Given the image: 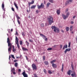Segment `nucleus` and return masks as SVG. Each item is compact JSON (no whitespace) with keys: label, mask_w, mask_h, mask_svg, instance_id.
<instances>
[{"label":"nucleus","mask_w":77,"mask_h":77,"mask_svg":"<svg viewBox=\"0 0 77 77\" xmlns=\"http://www.w3.org/2000/svg\"><path fill=\"white\" fill-rule=\"evenodd\" d=\"M66 31H68L69 30V27H67L66 28Z\"/></svg>","instance_id":"4c0bfd02"},{"label":"nucleus","mask_w":77,"mask_h":77,"mask_svg":"<svg viewBox=\"0 0 77 77\" xmlns=\"http://www.w3.org/2000/svg\"><path fill=\"white\" fill-rule=\"evenodd\" d=\"M2 8L3 9V11H5V5L4 4V3H3L2 5Z\"/></svg>","instance_id":"9d476101"},{"label":"nucleus","mask_w":77,"mask_h":77,"mask_svg":"<svg viewBox=\"0 0 77 77\" xmlns=\"http://www.w3.org/2000/svg\"><path fill=\"white\" fill-rule=\"evenodd\" d=\"M15 71V69L14 68H13L11 70V72H12L13 71Z\"/></svg>","instance_id":"79ce46f5"},{"label":"nucleus","mask_w":77,"mask_h":77,"mask_svg":"<svg viewBox=\"0 0 77 77\" xmlns=\"http://www.w3.org/2000/svg\"><path fill=\"white\" fill-rule=\"evenodd\" d=\"M26 43L27 45V47L29 46V43L27 41H26Z\"/></svg>","instance_id":"5701e85b"},{"label":"nucleus","mask_w":77,"mask_h":77,"mask_svg":"<svg viewBox=\"0 0 77 77\" xmlns=\"http://www.w3.org/2000/svg\"><path fill=\"white\" fill-rule=\"evenodd\" d=\"M28 70H29V71H30V68H28Z\"/></svg>","instance_id":"052dcab7"},{"label":"nucleus","mask_w":77,"mask_h":77,"mask_svg":"<svg viewBox=\"0 0 77 77\" xmlns=\"http://www.w3.org/2000/svg\"><path fill=\"white\" fill-rule=\"evenodd\" d=\"M63 64L62 65V68L61 69V71L62 72H63Z\"/></svg>","instance_id":"bb28decb"},{"label":"nucleus","mask_w":77,"mask_h":77,"mask_svg":"<svg viewBox=\"0 0 77 77\" xmlns=\"http://www.w3.org/2000/svg\"><path fill=\"white\" fill-rule=\"evenodd\" d=\"M17 61H18V60H14V62H17Z\"/></svg>","instance_id":"3c124183"},{"label":"nucleus","mask_w":77,"mask_h":77,"mask_svg":"<svg viewBox=\"0 0 77 77\" xmlns=\"http://www.w3.org/2000/svg\"><path fill=\"white\" fill-rule=\"evenodd\" d=\"M45 39V41H47V38H45V39Z\"/></svg>","instance_id":"bf43d9fd"},{"label":"nucleus","mask_w":77,"mask_h":77,"mask_svg":"<svg viewBox=\"0 0 77 77\" xmlns=\"http://www.w3.org/2000/svg\"><path fill=\"white\" fill-rule=\"evenodd\" d=\"M49 2H51V3H53V0H49Z\"/></svg>","instance_id":"a19ab883"},{"label":"nucleus","mask_w":77,"mask_h":77,"mask_svg":"<svg viewBox=\"0 0 77 77\" xmlns=\"http://www.w3.org/2000/svg\"><path fill=\"white\" fill-rule=\"evenodd\" d=\"M10 58H11V56H9V60H10Z\"/></svg>","instance_id":"0e129e2a"},{"label":"nucleus","mask_w":77,"mask_h":77,"mask_svg":"<svg viewBox=\"0 0 77 77\" xmlns=\"http://www.w3.org/2000/svg\"><path fill=\"white\" fill-rule=\"evenodd\" d=\"M62 17L63 18L64 20H65L66 18H68L66 16L65 14H62Z\"/></svg>","instance_id":"1a4fd4ad"},{"label":"nucleus","mask_w":77,"mask_h":77,"mask_svg":"<svg viewBox=\"0 0 77 77\" xmlns=\"http://www.w3.org/2000/svg\"><path fill=\"white\" fill-rule=\"evenodd\" d=\"M36 7V5H32L31 7V9H35V8Z\"/></svg>","instance_id":"a211bd4d"},{"label":"nucleus","mask_w":77,"mask_h":77,"mask_svg":"<svg viewBox=\"0 0 77 77\" xmlns=\"http://www.w3.org/2000/svg\"><path fill=\"white\" fill-rule=\"evenodd\" d=\"M16 35H18V32H17V31H16Z\"/></svg>","instance_id":"6e6d98bb"},{"label":"nucleus","mask_w":77,"mask_h":77,"mask_svg":"<svg viewBox=\"0 0 77 77\" xmlns=\"http://www.w3.org/2000/svg\"><path fill=\"white\" fill-rule=\"evenodd\" d=\"M71 76L72 77H76V76L75 75V73H72L71 74Z\"/></svg>","instance_id":"6ab92c4d"},{"label":"nucleus","mask_w":77,"mask_h":77,"mask_svg":"<svg viewBox=\"0 0 77 77\" xmlns=\"http://www.w3.org/2000/svg\"><path fill=\"white\" fill-rule=\"evenodd\" d=\"M7 43H9L10 42V41H9V37H8L7 38Z\"/></svg>","instance_id":"7c9ffc66"},{"label":"nucleus","mask_w":77,"mask_h":77,"mask_svg":"<svg viewBox=\"0 0 77 77\" xmlns=\"http://www.w3.org/2000/svg\"><path fill=\"white\" fill-rule=\"evenodd\" d=\"M75 18V16H74L73 17V18Z\"/></svg>","instance_id":"680f3d73"},{"label":"nucleus","mask_w":77,"mask_h":77,"mask_svg":"<svg viewBox=\"0 0 77 77\" xmlns=\"http://www.w3.org/2000/svg\"><path fill=\"white\" fill-rule=\"evenodd\" d=\"M34 0H32L31 1V2L32 3V4H33L34 3Z\"/></svg>","instance_id":"09e8293b"},{"label":"nucleus","mask_w":77,"mask_h":77,"mask_svg":"<svg viewBox=\"0 0 77 77\" xmlns=\"http://www.w3.org/2000/svg\"><path fill=\"white\" fill-rule=\"evenodd\" d=\"M69 12H68L66 13V16L68 17V16H69Z\"/></svg>","instance_id":"473e14b6"},{"label":"nucleus","mask_w":77,"mask_h":77,"mask_svg":"<svg viewBox=\"0 0 77 77\" xmlns=\"http://www.w3.org/2000/svg\"><path fill=\"white\" fill-rule=\"evenodd\" d=\"M20 45H23V41H20Z\"/></svg>","instance_id":"2f4dec72"},{"label":"nucleus","mask_w":77,"mask_h":77,"mask_svg":"<svg viewBox=\"0 0 77 77\" xmlns=\"http://www.w3.org/2000/svg\"><path fill=\"white\" fill-rule=\"evenodd\" d=\"M52 65L53 67L54 68H57V65L53 63L52 64Z\"/></svg>","instance_id":"ddd939ff"},{"label":"nucleus","mask_w":77,"mask_h":77,"mask_svg":"<svg viewBox=\"0 0 77 77\" xmlns=\"http://www.w3.org/2000/svg\"><path fill=\"white\" fill-rule=\"evenodd\" d=\"M48 72L50 74H51L53 73V72H52V71H51V70H48Z\"/></svg>","instance_id":"412c9836"},{"label":"nucleus","mask_w":77,"mask_h":77,"mask_svg":"<svg viewBox=\"0 0 77 77\" xmlns=\"http://www.w3.org/2000/svg\"><path fill=\"white\" fill-rule=\"evenodd\" d=\"M18 64L17 63H15L14 64L15 67H17V66H18Z\"/></svg>","instance_id":"a878e982"},{"label":"nucleus","mask_w":77,"mask_h":77,"mask_svg":"<svg viewBox=\"0 0 77 77\" xmlns=\"http://www.w3.org/2000/svg\"><path fill=\"white\" fill-rule=\"evenodd\" d=\"M8 43V47H9L8 48V53L10 54L11 52V49L12 48V45H11V43L10 42Z\"/></svg>","instance_id":"7ed1b4c3"},{"label":"nucleus","mask_w":77,"mask_h":77,"mask_svg":"<svg viewBox=\"0 0 77 77\" xmlns=\"http://www.w3.org/2000/svg\"><path fill=\"white\" fill-rule=\"evenodd\" d=\"M51 28L52 29H54V31L55 32H57V33H59V32H60L59 29L55 26H52Z\"/></svg>","instance_id":"f03ea898"},{"label":"nucleus","mask_w":77,"mask_h":77,"mask_svg":"<svg viewBox=\"0 0 77 77\" xmlns=\"http://www.w3.org/2000/svg\"><path fill=\"white\" fill-rule=\"evenodd\" d=\"M29 41H30V42H33V40H32L29 39Z\"/></svg>","instance_id":"603ef678"},{"label":"nucleus","mask_w":77,"mask_h":77,"mask_svg":"<svg viewBox=\"0 0 77 77\" xmlns=\"http://www.w3.org/2000/svg\"><path fill=\"white\" fill-rule=\"evenodd\" d=\"M71 45V42H69V43L68 47L69 48L70 46Z\"/></svg>","instance_id":"e433bc0d"},{"label":"nucleus","mask_w":77,"mask_h":77,"mask_svg":"<svg viewBox=\"0 0 77 77\" xmlns=\"http://www.w3.org/2000/svg\"><path fill=\"white\" fill-rule=\"evenodd\" d=\"M68 9H66V11H65L66 12H68Z\"/></svg>","instance_id":"de8ad7c7"},{"label":"nucleus","mask_w":77,"mask_h":77,"mask_svg":"<svg viewBox=\"0 0 77 77\" xmlns=\"http://www.w3.org/2000/svg\"><path fill=\"white\" fill-rule=\"evenodd\" d=\"M72 72V71L69 70V71L67 72V74L69 75H71V73Z\"/></svg>","instance_id":"9b49d317"},{"label":"nucleus","mask_w":77,"mask_h":77,"mask_svg":"<svg viewBox=\"0 0 77 77\" xmlns=\"http://www.w3.org/2000/svg\"><path fill=\"white\" fill-rule=\"evenodd\" d=\"M76 41H77L76 43H77V36L76 38Z\"/></svg>","instance_id":"69168bd1"},{"label":"nucleus","mask_w":77,"mask_h":77,"mask_svg":"<svg viewBox=\"0 0 77 77\" xmlns=\"http://www.w3.org/2000/svg\"><path fill=\"white\" fill-rule=\"evenodd\" d=\"M32 67L33 70H36L37 69V67H36V64H32Z\"/></svg>","instance_id":"0eeeda50"},{"label":"nucleus","mask_w":77,"mask_h":77,"mask_svg":"<svg viewBox=\"0 0 77 77\" xmlns=\"http://www.w3.org/2000/svg\"><path fill=\"white\" fill-rule=\"evenodd\" d=\"M72 2V0H68L65 3L66 5H68Z\"/></svg>","instance_id":"423d86ee"},{"label":"nucleus","mask_w":77,"mask_h":77,"mask_svg":"<svg viewBox=\"0 0 77 77\" xmlns=\"http://www.w3.org/2000/svg\"><path fill=\"white\" fill-rule=\"evenodd\" d=\"M17 19H20V17H19L18 16H17Z\"/></svg>","instance_id":"4d7b16f0"},{"label":"nucleus","mask_w":77,"mask_h":77,"mask_svg":"<svg viewBox=\"0 0 77 77\" xmlns=\"http://www.w3.org/2000/svg\"><path fill=\"white\" fill-rule=\"evenodd\" d=\"M22 50L23 51H28V49H26V48L22 47Z\"/></svg>","instance_id":"f3484780"},{"label":"nucleus","mask_w":77,"mask_h":77,"mask_svg":"<svg viewBox=\"0 0 77 77\" xmlns=\"http://www.w3.org/2000/svg\"><path fill=\"white\" fill-rule=\"evenodd\" d=\"M56 62V60H52V61H51V63H52L53 64V63H54V62Z\"/></svg>","instance_id":"4be33fe9"},{"label":"nucleus","mask_w":77,"mask_h":77,"mask_svg":"<svg viewBox=\"0 0 77 77\" xmlns=\"http://www.w3.org/2000/svg\"><path fill=\"white\" fill-rule=\"evenodd\" d=\"M62 47H63V45H60V48L61 49H62Z\"/></svg>","instance_id":"c03bdc74"},{"label":"nucleus","mask_w":77,"mask_h":77,"mask_svg":"<svg viewBox=\"0 0 77 77\" xmlns=\"http://www.w3.org/2000/svg\"><path fill=\"white\" fill-rule=\"evenodd\" d=\"M11 56L13 58V59H15V57H14V55H11Z\"/></svg>","instance_id":"58836bf2"},{"label":"nucleus","mask_w":77,"mask_h":77,"mask_svg":"<svg viewBox=\"0 0 77 77\" xmlns=\"http://www.w3.org/2000/svg\"><path fill=\"white\" fill-rule=\"evenodd\" d=\"M44 8V5L43 3H42L40 5H38V9H41V8Z\"/></svg>","instance_id":"39448f33"},{"label":"nucleus","mask_w":77,"mask_h":77,"mask_svg":"<svg viewBox=\"0 0 77 77\" xmlns=\"http://www.w3.org/2000/svg\"><path fill=\"white\" fill-rule=\"evenodd\" d=\"M13 52L15 53V48L14 47V46H13Z\"/></svg>","instance_id":"c85d7f7f"},{"label":"nucleus","mask_w":77,"mask_h":77,"mask_svg":"<svg viewBox=\"0 0 77 77\" xmlns=\"http://www.w3.org/2000/svg\"><path fill=\"white\" fill-rule=\"evenodd\" d=\"M22 35L23 36H25V34H24V32H23L22 33Z\"/></svg>","instance_id":"ea45409f"},{"label":"nucleus","mask_w":77,"mask_h":77,"mask_svg":"<svg viewBox=\"0 0 77 77\" xmlns=\"http://www.w3.org/2000/svg\"><path fill=\"white\" fill-rule=\"evenodd\" d=\"M44 72H45V74H47V71L45 69H43Z\"/></svg>","instance_id":"72a5a7b5"},{"label":"nucleus","mask_w":77,"mask_h":77,"mask_svg":"<svg viewBox=\"0 0 77 77\" xmlns=\"http://www.w3.org/2000/svg\"><path fill=\"white\" fill-rule=\"evenodd\" d=\"M15 40V42L17 45V47L18 48H20V45H19V43H18V39L17 37V36H16Z\"/></svg>","instance_id":"20e7f679"},{"label":"nucleus","mask_w":77,"mask_h":77,"mask_svg":"<svg viewBox=\"0 0 77 77\" xmlns=\"http://www.w3.org/2000/svg\"><path fill=\"white\" fill-rule=\"evenodd\" d=\"M18 71H19V72H21V69H19Z\"/></svg>","instance_id":"5fc2aeb1"},{"label":"nucleus","mask_w":77,"mask_h":77,"mask_svg":"<svg viewBox=\"0 0 77 77\" xmlns=\"http://www.w3.org/2000/svg\"><path fill=\"white\" fill-rule=\"evenodd\" d=\"M41 26L42 27H44V24L43 23H42L41 25Z\"/></svg>","instance_id":"49530a36"},{"label":"nucleus","mask_w":77,"mask_h":77,"mask_svg":"<svg viewBox=\"0 0 77 77\" xmlns=\"http://www.w3.org/2000/svg\"><path fill=\"white\" fill-rule=\"evenodd\" d=\"M61 32H63H63H64V31L63 30H61Z\"/></svg>","instance_id":"774afa93"},{"label":"nucleus","mask_w":77,"mask_h":77,"mask_svg":"<svg viewBox=\"0 0 77 77\" xmlns=\"http://www.w3.org/2000/svg\"><path fill=\"white\" fill-rule=\"evenodd\" d=\"M68 48V45H66L64 46L63 49V50H65V48Z\"/></svg>","instance_id":"4468645a"},{"label":"nucleus","mask_w":77,"mask_h":77,"mask_svg":"<svg viewBox=\"0 0 77 77\" xmlns=\"http://www.w3.org/2000/svg\"><path fill=\"white\" fill-rule=\"evenodd\" d=\"M72 27H73L72 26H70V31H71L72 30Z\"/></svg>","instance_id":"393cba45"},{"label":"nucleus","mask_w":77,"mask_h":77,"mask_svg":"<svg viewBox=\"0 0 77 77\" xmlns=\"http://www.w3.org/2000/svg\"><path fill=\"white\" fill-rule=\"evenodd\" d=\"M28 5H29V6H30V5L33 4L32 3V2H28Z\"/></svg>","instance_id":"c756f323"},{"label":"nucleus","mask_w":77,"mask_h":77,"mask_svg":"<svg viewBox=\"0 0 77 77\" xmlns=\"http://www.w3.org/2000/svg\"><path fill=\"white\" fill-rule=\"evenodd\" d=\"M22 74L24 77H27V75L25 73V72H23L22 73Z\"/></svg>","instance_id":"6e6552de"},{"label":"nucleus","mask_w":77,"mask_h":77,"mask_svg":"<svg viewBox=\"0 0 77 77\" xmlns=\"http://www.w3.org/2000/svg\"><path fill=\"white\" fill-rule=\"evenodd\" d=\"M71 66L72 67V70H74V66H73V65L71 64Z\"/></svg>","instance_id":"f704fd0d"},{"label":"nucleus","mask_w":77,"mask_h":77,"mask_svg":"<svg viewBox=\"0 0 77 77\" xmlns=\"http://www.w3.org/2000/svg\"><path fill=\"white\" fill-rule=\"evenodd\" d=\"M70 50H71V48L66 49L65 50L64 52L65 53H66V52H67V51H69Z\"/></svg>","instance_id":"f8f14e48"},{"label":"nucleus","mask_w":77,"mask_h":77,"mask_svg":"<svg viewBox=\"0 0 77 77\" xmlns=\"http://www.w3.org/2000/svg\"><path fill=\"white\" fill-rule=\"evenodd\" d=\"M40 35L42 36V38H43L44 39L46 38V37L43 34H40Z\"/></svg>","instance_id":"2eb2a0df"},{"label":"nucleus","mask_w":77,"mask_h":77,"mask_svg":"<svg viewBox=\"0 0 77 77\" xmlns=\"http://www.w3.org/2000/svg\"><path fill=\"white\" fill-rule=\"evenodd\" d=\"M50 5V3L48 2L47 5V8H48L49 7V5Z\"/></svg>","instance_id":"b1692460"},{"label":"nucleus","mask_w":77,"mask_h":77,"mask_svg":"<svg viewBox=\"0 0 77 77\" xmlns=\"http://www.w3.org/2000/svg\"><path fill=\"white\" fill-rule=\"evenodd\" d=\"M13 74H15V72H13Z\"/></svg>","instance_id":"338daca9"},{"label":"nucleus","mask_w":77,"mask_h":77,"mask_svg":"<svg viewBox=\"0 0 77 77\" xmlns=\"http://www.w3.org/2000/svg\"><path fill=\"white\" fill-rule=\"evenodd\" d=\"M39 12V11H38V10H36V13H37V14H38V12Z\"/></svg>","instance_id":"8fccbe9b"},{"label":"nucleus","mask_w":77,"mask_h":77,"mask_svg":"<svg viewBox=\"0 0 77 77\" xmlns=\"http://www.w3.org/2000/svg\"><path fill=\"white\" fill-rule=\"evenodd\" d=\"M47 20L48 21L49 25H51L54 22L53 21V18L51 16H49V17L47 18Z\"/></svg>","instance_id":"f257e3e1"},{"label":"nucleus","mask_w":77,"mask_h":77,"mask_svg":"<svg viewBox=\"0 0 77 77\" xmlns=\"http://www.w3.org/2000/svg\"><path fill=\"white\" fill-rule=\"evenodd\" d=\"M17 22L19 24H20V21L18 20H17Z\"/></svg>","instance_id":"a18cd8bd"},{"label":"nucleus","mask_w":77,"mask_h":77,"mask_svg":"<svg viewBox=\"0 0 77 77\" xmlns=\"http://www.w3.org/2000/svg\"><path fill=\"white\" fill-rule=\"evenodd\" d=\"M43 59L45 60V56H43Z\"/></svg>","instance_id":"864d4df0"},{"label":"nucleus","mask_w":77,"mask_h":77,"mask_svg":"<svg viewBox=\"0 0 77 77\" xmlns=\"http://www.w3.org/2000/svg\"><path fill=\"white\" fill-rule=\"evenodd\" d=\"M35 77H38V76L36 75H35Z\"/></svg>","instance_id":"e2e57ef3"},{"label":"nucleus","mask_w":77,"mask_h":77,"mask_svg":"<svg viewBox=\"0 0 77 77\" xmlns=\"http://www.w3.org/2000/svg\"><path fill=\"white\" fill-rule=\"evenodd\" d=\"M57 15H59V14H60V11L59 10H58L57 11Z\"/></svg>","instance_id":"dca6fc26"},{"label":"nucleus","mask_w":77,"mask_h":77,"mask_svg":"<svg viewBox=\"0 0 77 77\" xmlns=\"http://www.w3.org/2000/svg\"><path fill=\"white\" fill-rule=\"evenodd\" d=\"M51 50H52V48H49L47 49L48 51Z\"/></svg>","instance_id":"c9c22d12"},{"label":"nucleus","mask_w":77,"mask_h":77,"mask_svg":"<svg viewBox=\"0 0 77 77\" xmlns=\"http://www.w3.org/2000/svg\"><path fill=\"white\" fill-rule=\"evenodd\" d=\"M11 9L13 11H14V12H15V10H14V8L13 7H12L11 8Z\"/></svg>","instance_id":"37998d69"},{"label":"nucleus","mask_w":77,"mask_h":77,"mask_svg":"<svg viewBox=\"0 0 77 77\" xmlns=\"http://www.w3.org/2000/svg\"><path fill=\"white\" fill-rule=\"evenodd\" d=\"M14 5L17 9H18V6H17V4H16V3L14 2Z\"/></svg>","instance_id":"aec40b11"},{"label":"nucleus","mask_w":77,"mask_h":77,"mask_svg":"<svg viewBox=\"0 0 77 77\" xmlns=\"http://www.w3.org/2000/svg\"><path fill=\"white\" fill-rule=\"evenodd\" d=\"M44 63L46 65H48V61H45V62Z\"/></svg>","instance_id":"cd10ccee"},{"label":"nucleus","mask_w":77,"mask_h":77,"mask_svg":"<svg viewBox=\"0 0 77 77\" xmlns=\"http://www.w3.org/2000/svg\"><path fill=\"white\" fill-rule=\"evenodd\" d=\"M71 24H73V23H74V22L72 21H71Z\"/></svg>","instance_id":"13d9d810"}]
</instances>
